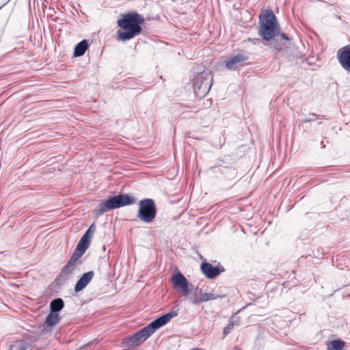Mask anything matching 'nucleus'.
Instances as JSON below:
<instances>
[{"instance_id":"obj_11","label":"nucleus","mask_w":350,"mask_h":350,"mask_svg":"<svg viewBox=\"0 0 350 350\" xmlns=\"http://www.w3.org/2000/svg\"><path fill=\"white\" fill-rule=\"evenodd\" d=\"M172 282L174 288H180L182 293H187L188 281L180 272H178L172 276Z\"/></svg>"},{"instance_id":"obj_5","label":"nucleus","mask_w":350,"mask_h":350,"mask_svg":"<svg viewBox=\"0 0 350 350\" xmlns=\"http://www.w3.org/2000/svg\"><path fill=\"white\" fill-rule=\"evenodd\" d=\"M157 208L153 200L145 198L139 202L137 218L146 223H151L156 217Z\"/></svg>"},{"instance_id":"obj_9","label":"nucleus","mask_w":350,"mask_h":350,"mask_svg":"<svg viewBox=\"0 0 350 350\" xmlns=\"http://www.w3.org/2000/svg\"><path fill=\"white\" fill-rule=\"evenodd\" d=\"M338 60L343 69L350 71V44L340 48L337 52Z\"/></svg>"},{"instance_id":"obj_14","label":"nucleus","mask_w":350,"mask_h":350,"mask_svg":"<svg viewBox=\"0 0 350 350\" xmlns=\"http://www.w3.org/2000/svg\"><path fill=\"white\" fill-rule=\"evenodd\" d=\"M76 268V265L68 262L64 266V267L62 269L61 272L59 273L57 276V280L60 281H65L68 279L69 275H70Z\"/></svg>"},{"instance_id":"obj_16","label":"nucleus","mask_w":350,"mask_h":350,"mask_svg":"<svg viewBox=\"0 0 350 350\" xmlns=\"http://www.w3.org/2000/svg\"><path fill=\"white\" fill-rule=\"evenodd\" d=\"M88 48V43L86 40H83L78 43L74 51L75 57H81L83 55Z\"/></svg>"},{"instance_id":"obj_2","label":"nucleus","mask_w":350,"mask_h":350,"mask_svg":"<svg viewBox=\"0 0 350 350\" xmlns=\"http://www.w3.org/2000/svg\"><path fill=\"white\" fill-rule=\"evenodd\" d=\"M176 315L177 312L172 311L159 317L132 336L126 338L124 342L128 347L138 346L150 337L157 329L167 323L172 318Z\"/></svg>"},{"instance_id":"obj_12","label":"nucleus","mask_w":350,"mask_h":350,"mask_svg":"<svg viewBox=\"0 0 350 350\" xmlns=\"http://www.w3.org/2000/svg\"><path fill=\"white\" fill-rule=\"evenodd\" d=\"M200 268L203 274L209 279L216 278L221 271L219 267H214L212 264L208 262H202Z\"/></svg>"},{"instance_id":"obj_18","label":"nucleus","mask_w":350,"mask_h":350,"mask_svg":"<svg viewBox=\"0 0 350 350\" xmlns=\"http://www.w3.org/2000/svg\"><path fill=\"white\" fill-rule=\"evenodd\" d=\"M64 301L61 298L55 299L50 304L51 312L58 313L64 308Z\"/></svg>"},{"instance_id":"obj_17","label":"nucleus","mask_w":350,"mask_h":350,"mask_svg":"<svg viewBox=\"0 0 350 350\" xmlns=\"http://www.w3.org/2000/svg\"><path fill=\"white\" fill-rule=\"evenodd\" d=\"M280 40V43H274L272 44V47L275 50H282L284 48V46L286 45V42H289L290 38L287 37L284 33H281L280 37H278L275 41L278 42Z\"/></svg>"},{"instance_id":"obj_13","label":"nucleus","mask_w":350,"mask_h":350,"mask_svg":"<svg viewBox=\"0 0 350 350\" xmlns=\"http://www.w3.org/2000/svg\"><path fill=\"white\" fill-rule=\"evenodd\" d=\"M94 275V273L92 271H88L84 273L81 278L77 281L75 286V291L78 293L85 288L88 284L91 282L93 277Z\"/></svg>"},{"instance_id":"obj_15","label":"nucleus","mask_w":350,"mask_h":350,"mask_svg":"<svg viewBox=\"0 0 350 350\" xmlns=\"http://www.w3.org/2000/svg\"><path fill=\"white\" fill-rule=\"evenodd\" d=\"M60 319L61 318L58 313L51 312L46 317L44 325H46L47 327H54L59 322Z\"/></svg>"},{"instance_id":"obj_6","label":"nucleus","mask_w":350,"mask_h":350,"mask_svg":"<svg viewBox=\"0 0 350 350\" xmlns=\"http://www.w3.org/2000/svg\"><path fill=\"white\" fill-rule=\"evenodd\" d=\"M213 77L209 72H203L196 76L193 80V90L196 96L203 98L211 90Z\"/></svg>"},{"instance_id":"obj_3","label":"nucleus","mask_w":350,"mask_h":350,"mask_svg":"<svg viewBox=\"0 0 350 350\" xmlns=\"http://www.w3.org/2000/svg\"><path fill=\"white\" fill-rule=\"evenodd\" d=\"M258 33L266 42L271 41L279 33V25L272 12H266L260 16Z\"/></svg>"},{"instance_id":"obj_7","label":"nucleus","mask_w":350,"mask_h":350,"mask_svg":"<svg viewBox=\"0 0 350 350\" xmlns=\"http://www.w3.org/2000/svg\"><path fill=\"white\" fill-rule=\"evenodd\" d=\"M247 59V56L244 53H240L234 54L226 59L224 62L225 66L230 70H237L243 67Z\"/></svg>"},{"instance_id":"obj_10","label":"nucleus","mask_w":350,"mask_h":350,"mask_svg":"<svg viewBox=\"0 0 350 350\" xmlns=\"http://www.w3.org/2000/svg\"><path fill=\"white\" fill-rule=\"evenodd\" d=\"M96 230V226L94 224H92L83 237L81 238L79 242L77 245V250L85 252L90 246V240Z\"/></svg>"},{"instance_id":"obj_22","label":"nucleus","mask_w":350,"mask_h":350,"mask_svg":"<svg viewBox=\"0 0 350 350\" xmlns=\"http://www.w3.org/2000/svg\"><path fill=\"white\" fill-rule=\"evenodd\" d=\"M317 115L312 114L311 115V118L304 119L302 120L301 123V125L304 126V124H305V123H308V122H310L314 121L317 119Z\"/></svg>"},{"instance_id":"obj_20","label":"nucleus","mask_w":350,"mask_h":350,"mask_svg":"<svg viewBox=\"0 0 350 350\" xmlns=\"http://www.w3.org/2000/svg\"><path fill=\"white\" fill-rule=\"evenodd\" d=\"M85 252H82L81 251L77 250V248H76L75 251L72 254V256H71L70 260H68V262H71V263H72V264L76 265V262L82 256V255Z\"/></svg>"},{"instance_id":"obj_21","label":"nucleus","mask_w":350,"mask_h":350,"mask_svg":"<svg viewBox=\"0 0 350 350\" xmlns=\"http://www.w3.org/2000/svg\"><path fill=\"white\" fill-rule=\"evenodd\" d=\"M237 324V323H235L234 321H230L228 325L224 329V335L226 336L227 334H228L230 330L234 327V326Z\"/></svg>"},{"instance_id":"obj_19","label":"nucleus","mask_w":350,"mask_h":350,"mask_svg":"<svg viewBox=\"0 0 350 350\" xmlns=\"http://www.w3.org/2000/svg\"><path fill=\"white\" fill-rule=\"evenodd\" d=\"M345 342L341 340H334L327 344V350H342Z\"/></svg>"},{"instance_id":"obj_8","label":"nucleus","mask_w":350,"mask_h":350,"mask_svg":"<svg viewBox=\"0 0 350 350\" xmlns=\"http://www.w3.org/2000/svg\"><path fill=\"white\" fill-rule=\"evenodd\" d=\"M224 295H219L214 293H204L201 289L196 290L189 297V300L193 304L202 302L214 300L218 298L224 297Z\"/></svg>"},{"instance_id":"obj_24","label":"nucleus","mask_w":350,"mask_h":350,"mask_svg":"<svg viewBox=\"0 0 350 350\" xmlns=\"http://www.w3.org/2000/svg\"><path fill=\"white\" fill-rule=\"evenodd\" d=\"M190 350H204V349H198V348H193V349H191Z\"/></svg>"},{"instance_id":"obj_4","label":"nucleus","mask_w":350,"mask_h":350,"mask_svg":"<svg viewBox=\"0 0 350 350\" xmlns=\"http://www.w3.org/2000/svg\"><path fill=\"white\" fill-rule=\"evenodd\" d=\"M136 202V198L128 194H120L103 201L95 209L97 215H101L111 209L131 205Z\"/></svg>"},{"instance_id":"obj_23","label":"nucleus","mask_w":350,"mask_h":350,"mask_svg":"<svg viewBox=\"0 0 350 350\" xmlns=\"http://www.w3.org/2000/svg\"><path fill=\"white\" fill-rule=\"evenodd\" d=\"M19 350H25V347L23 345L19 347Z\"/></svg>"},{"instance_id":"obj_1","label":"nucleus","mask_w":350,"mask_h":350,"mask_svg":"<svg viewBox=\"0 0 350 350\" xmlns=\"http://www.w3.org/2000/svg\"><path fill=\"white\" fill-rule=\"evenodd\" d=\"M144 22V18L136 12L122 14V18L118 20L117 24L124 31L118 30L117 31V39L126 41L139 35L142 31L141 25Z\"/></svg>"}]
</instances>
